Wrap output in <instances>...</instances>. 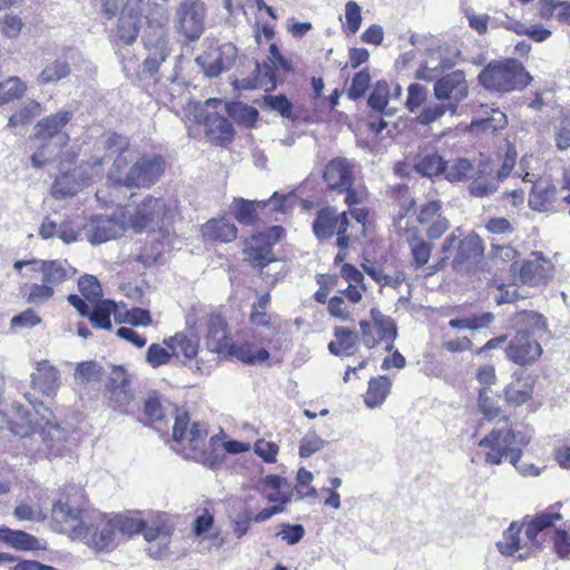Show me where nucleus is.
I'll return each mask as SVG.
<instances>
[{"label":"nucleus","instance_id":"31","mask_svg":"<svg viewBox=\"0 0 570 570\" xmlns=\"http://www.w3.org/2000/svg\"><path fill=\"white\" fill-rule=\"evenodd\" d=\"M144 538L148 542L160 540L168 543L173 531L174 524L168 513L161 511H153L148 514L145 520Z\"/></svg>","mask_w":570,"mask_h":570},{"label":"nucleus","instance_id":"46","mask_svg":"<svg viewBox=\"0 0 570 570\" xmlns=\"http://www.w3.org/2000/svg\"><path fill=\"white\" fill-rule=\"evenodd\" d=\"M533 385L529 377L515 379L505 389L507 402L513 406H520L532 395Z\"/></svg>","mask_w":570,"mask_h":570},{"label":"nucleus","instance_id":"1","mask_svg":"<svg viewBox=\"0 0 570 570\" xmlns=\"http://www.w3.org/2000/svg\"><path fill=\"white\" fill-rule=\"evenodd\" d=\"M109 156L117 154L108 173V181L116 186L149 188L165 171V161L158 155L138 156L129 147L127 137L110 132L102 138Z\"/></svg>","mask_w":570,"mask_h":570},{"label":"nucleus","instance_id":"42","mask_svg":"<svg viewBox=\"0 0 570 570\" xmlns=\"http://www.w3.org/2000/svg\"><path fill=\"white\" fill-rule=\"evenodd\" d=\"M0 541L17 550H38L41 548L39 540L20 530H11L9 528H0Z\"/></svg>","mask_w":570,"mask_h":570},{"label":"nucleus","instance_id":"55","mask_svg":"<svg viewBox=\"0 0 570 570\" xmlns=\"http://www.w3.org/2000/svg\"><path fill=\"white\" fill-rule=\"evenodd\" d=\"M445 161L436 154H428L421 157L415 164V170L428 177L444 173Z\"/></svg>","mask_w":570,"mask_h":570},{"label":"nucleus","instance_id":"41","mask_svg":"<svg viewBox=\"0 0 570 570\" xmlns=\"http://www.w3.org/2000/svg\"><path fill=\"white\" fill-rule=\"evenodd\" d=\"M114 315L115 320L119 322L121 318V307L112 301H102L89 313L90 322L94 326L104 330L111 328L110 316Z\"/></svg>","mask_w":570,"mask_h":570},{"label":"nucleus","instance_id":"25","mask_svg":"<svg viewBox=\"0 0 570 570\" xmlns=\"http://www.w3.org/2000/svg\"><path fill=\"white\" fill-rule=\"evenodd\" d=\"M417 222L429 239H439L449 228V219L441 213V202L432 200L421 206Z\"/></svg>","mask_w":570,"mask_h":570},{"label":"nucleus","instance_id":"35","mask_svg":"<svg viewBox=\"0 0 570 570\" xmlns=\"http://www.w3.org/2000/svg\"><path fill=\"white\" fill-rule=\"evenodd\" d=\"M517 332H523L531 338H541L547 333V322L544 317L533 311H522L514 317Z\"/></svg>","mask_w":570,"mask_h":570},{"label":"nucleus","instance_id":"26","mask_svg":"<svg viewBox=\"0 0 570 570\" xmlns=\"http://www.w3.org/2000/svg\"><path fill=\"white\" fill-rule=\"evenodd\" d=\"M71 118L69 111H59L55 115L48 116L40 120L35 127L32 137L39 139L55 140L57 144H67L68 136L61 129L68 124Z\"/></svg>","mask_w":570,"mask_h":570},{"label":"nucleus","instance_id":"39","mask_svg":"<svg viewBox=\"0 0 570 570\" xmlns=\"http://www.w3.org/2000/svg\"><path fill=\"white\" fill-rule=\"evenodd\" d=\"M406 242L411 249L412 266L415 269L424 267L431 257L433 246L428 243L417 232L409 230Z\"/></svg>","mask_w":570,"mask_h":570},{"label":"nucleus","instance_id":"38","mask_svg":"<svg viewBox=\"0 0 570 570\" xmlns=\"http://www.w3.org/2000/svg\"><path fill=\"white\" fill-rule=\"evenodd\" d=\"M202 232L204 237L223 243H229L237 236L236 226L226 218L208 220Z\"/></svg>","mask_w":570,"mask_h":570},{"label":"nucleus","instance_id":"57","mask_svg":"<svg viewBox=\"0 0 570 570\" xmlns=\"http://www.w3.org/2000/svg\"><path fill=\"white\" fill-rule=\"evenodd\" d=\"M73 377L79 385L97 382L101 377V367L94 361L80 362L76 366Z\"/></svg>","mask_w":570,"mask_h":570},{"label":"nucleus","instance_id":"49","mask_svg":"<svg viewBox=\"0 0 570 570\" xmlns=\"http://www.w3.org/2000/svg\"><path fill=\"white\" fill-rule=\"evenodd\" d=\"M70 73L69 63L65 60L57 59L48 62L38 75L37 81L40 85L56 83L65 79Z\"/></svg>","mask_w":570,"mask_h":570},{"label":"nucleus","instance_id":"18","mask_svg":"<svg viewBox=\"0 0 570 570\" xmlns=\"http://www.w3.org/2000/svg\"><path fill=\"white\" fill-rule=\"evenodd\" d=\"M144 43L149 50V55L145 60V67L153 73L157 71L160 62L167 58L170 51L165 26L158 21L148 19L144 35Z\"/></svg>","mask_w":570,"mask_h":570},{"label":"nucleus","instance_id":"5","mask_svg":"<svg viewBox=\"0 0 570 570\" xmlns=\"http://www.w3.org/2000/svg\"><path fill=\"white\" fill-rule=\"evenodd\" d=\"M186 325L193 334L197 335L200 327H206L205 343L210 352L227 354L233 344L225 318L209 306L193 305L186 314Z\"/></svg>","mask_w":570,"mask_h":570},{"label":"nucleus","instance_id":"34","mask_svg":"<svg viewBox=\"0 0 570 570\" xmlns=\"http://www.w3.org/2000/svg\"><path fill=\"white\" fill-rule=\"evenodd\" d=\"M163 343L171 351L174 357L181 356L184 362L193 360L199 348L198 335L194 334V337H189L183 332L165 338Z\"/></svg>","mask_w":570,"mask_h":570},{"label":"nucleus","instance_id":"28","mask_svg":"<svg viewBox=\"0 0 570 570\" xmlns=\"http://www.w3.org/2000/svg\"><path fill=\"white\" fill-rule=\"evenodd\" d=\"M31 384L43 395L55 396L61 385L60 372L49 361H40L36 372L31 374Z\"/></svg>","mask_w":570,"mask_h":570},{"label":"nucleus","instance_id":"47","mask_svg":"<svg viewBox=\"0 0 570 570\" xmlns=\"http://www.w3.org/2000/svg\"><path fill=\"white\" fill-rule=\"evenodd\" d=\"M223 109L227 111L234 121L245 127L254 126L258 118V111L254 107L243 102L228 104L223 101Z\"/></svg>","mask_w":570,"mask_h":570},{"label":"nucleus","instance_id":"22","mask_svg":"<svg viewBox=\"0 0 570 570\" xmlns=\"http://www.w3.org/2000/svg\"><path fill=\"white\" fill-rule=\"evenodd\" d=\"M237 56L236 47L226 42L217 48L204 51L196 59L208 77H217L224 70L229 69Z\"/></svg>","mask_w":570,"mask_h":570},{"label":"nucleus","instance_id":"54","mask_svg":"<svg viewBox=\"0 0 570 570\" xmlns=\"http://www.w3.org/2000/svg\"><path fill=\"white\" fill-rule=\"evenodd\" d=\"M330 315L343 322L352 321L355 306L347 302L342 294H336L327 302Z\"/></svg>","mask_w":570,"mask_h":570},{"label":"nucleus","instance_id":"30","mask_svg":"<svg viewBox=\"0 0 570 570\" xmlns=\"http://www.w3.org/2000/svg\"><path fill=\"white\" fill-rule=\"evenodd\" d=\"M255 69L264 75L263 86L265 90H274L277 86V78L274 69H282L284 71H291L293 69L292 63L285 57L282 56L276 45L272 43L268 50V62L259 66L258 62L255 65Z\"/></svg>","mask_w":570,"mask_h":570},{"label":"nucleus","instance_id":"15","mask_svg":"<svg viewBox=\"0 0 570 570\" xmlns=\"http://www.w3.org/2000/svg\"><path fill=\"white\" fill-rule=\"evenodd\" d=\"M205 4L199 0H184L176 9L174 23L187 40H197L205 30Z\"/></svg>","mask_w":570,"mask_h":570},{"label":"nucleus","instance_id":"32","mask_svg":"<svg viewBox=\"0 0 570 570\" xmlns=\"http://www.w3.org/2000/svg\"><path fill=\"white\" fill-rule=\"evenodd\" d=\"M534 175L525 173L523 179L533 183L529 194V206L535 212H546L554 199L556 188L550 180L539 178L533 181Z\"/></svg>","mask_w":570,"mask_h":570},{"label":"nucleus","instance_id":"62","mask_svg":"<svg viewBox=\"0 0 570 570\" xmlns=\"http://www.w3.org/2000/svg\"><path fill=\"white\" fill-rule=\"evenodd\" d=\"M313 479V474L309 471L305 470L304 468H301L298 470L295 484V490L296 493L298 494V499L317 497L316 489L311 487Z\"/></svg>","mask_w":570,"mask_h":570},{"label":"nucleus","instance_id":"27","mask_svg":"<svg viewBox=\"0 0 570 570\" xmlns=\"http://www.w3.org/2000/svg\"><path fill=\"white\" fill-rule=\"evenodd\" d=\"M323 177L331 189L342 193L354 183L353 165L346 158H334L326 165Z\"/></svg>","mask_w":570,"mask_h":570},{"label":"nucleus","instance_id":"17","mask_svg":"<svg viewBox=\"0 0 570 570\" xmlns=\"http://www.w3.org/2000/svg\"><path fill=\"white\" fill-rule=\"evenodd\" d=\"M513 271L518 272L520 283L530 286L546 284L552 278L554 266L552 262L541 253H531L519 265L513 264Z\"/></svg>","mask_w":570,"mask_h":570},{"label":"nucleus","instance_id":"13","mask_svg":"<svg viewBox=\"0 0 570 570\" xmlns=\"http://www.w3.org/2000/svg\"><path fill=\"white\" fill-rule=\"evenodd\" d=\"M126 227L125 209L118 208L110 216L95 215L90 217L82 226V230L87 240L97 245L121 236Z\"/></svg>","mask_w":570,"mask_h":570},{"label":"nucleus","instance_id":"59","mask_svg":"<svg viewBox=\"0 0 570 570\" xmlns=\"http://www.w3.org/2000/svg\"><path fill=\"white\" fill-rule=\"evenodd\" d=\"M449 111V104L445 101L429 102L416 117L420 125L428 126L439 121Z\"/></svg>","mask_w":570,"mask_h":570},{"label":"nucleus","instance_id":"4","mask_svg":"<svg viewBox=\"0 0 570 570\" xmlns=\"http://www.w3.org/2000/svg\"><path fill=\"white\" fill-rule=\"evenodd\" d=\"M462 236L461 228H455L445 237L440 247L442 257L436 264L429 267V275H433L446 266L450 254L454 248L456 254L452 261V266L458 272L468 271L482 257L484 252L482 239L476 234H469L463 238Z\"/></svg>","mask_w":570,"mask_h":570},{"label":"nucleus","instance_id":"2","mask_svg":"<svg viewBox=\"0 0 570 570\" xmlns=\"http://www.w3.org/2000/svg\"><path fill=\"white\" fill-rule=\"evenodd\" d=\"M41 411L48 412L41 402H29L28 405L13 402L9 429L16 435L27 438L35 435L40 428L39 438L46 446L48 456H61L67 449L68 430L51 423Z\"/></svg>","mask_w":570,"mask_h":570},{"label":"nucleus","instance_id":"6","mask_svg":"<svg viewBox=\"0 0 570 570\" xmlns=\"http://www.w3.org/2000/svg\"><path fill=\"white\" fill-rule=\"evenodd\" d=\"M531 76L515 59L491 61L479 75L480 83L489 90L512 91L529 85Z\"/></svg>","mask_w":570,"mask_h":570},{"label":"nucleus","instance_id":"40","mask_svg":"<svg viewBox=\"0 0 570 570\" xmlns=\"http://www.w3.org/2000/svg\"><path fill=\"white\" fill-rule=\"evenodd\" d=\"M227 354L247 364L263 363L269 357V352L265 347H257L254 343L248 342L232 344Z\"/></svg>","mask_w":570,"mask_h":570},{"label":"nucleus","instance_id":"50","mask_svg":"<svg viewBox=\"0 0 570 570\" xmlns=\"http://www.w3.org/2000/svg\"><path fill=\"white\" fill-rule=\"evenodd\" d=\"M474 167L465 158H456L445 161L444 175L449 181H462L473 177Z\"/></svg>","mask_w":570,"mask_h":570},{"label":"nucleus","instance_id":"14","mask_svg":"<svg viewBox=\"0 0 570 570\" xmlns=\"http://www.w3.org/2000/svg\"><path fill=\"white\" fill-rule=\"evenodd\" d=\"M223 109V100L217 98L207 99L204 104L195 107V119L203 124L206 135L213 140L226 141L233 137V127L229 121L219 115Z\"/></svg>","mask_w":570,"mask_h":570},{"label":"nucleus","instance_id":"8","mask_svg":"<svg viewBox=\"0 0 570 570\" xmlns=\"http://www.w3.org/2000/svg\"><path fill=\"white\" fill-rule=\"evenodd\" d=\"M529 443V439L521 434H515L507 426L493 429L478 445L485 449L484 461L488 464L499 465L503 460L509 459L512 465L521 459L522 449Z\"/></svg>","mask_w":570,"mask_h":570},{"label":"nucleus","instance_id":"51","mask_svg":"<svg viewBox=\"0 0 570 570\" xmlns=\"http://www.w3.org/2000/svg\"><path fill=\"white\" fill-rule=\"evenodd\" d=\"M111 520L116 533L119 532L128 537H131L140 532L144 533V528L146 525L145 520H142L138 515L115 514L111 515Z\"/></svg>","mask_w":570,"mask_h":570},{"label":"nucleus","instance_id":"24","mask_svg":"<svg viewBox=\"0 0 570 570\" xmlns=\"http://www.w3.org/2000/svg\"><path fill=\"white\" fill-rule=\"evenodd\" d=\"M542 354V347L537 338H531L523 332H517L515 337L507 347V357L519 365H530Z\"/></svg>","mask_w":570,"mask_h":570},{"label":"nucleus","instance_id":"7","mask_svg":"<svg viewBox=\"0 0 570 570\" xmlns=\"http://www.w3.org/2000/svg\"><path fill=\"white\" fill-rule=\"evenodd\" d=\"M71 539L83 542L98 553H109L117 547V534L111 515L91 512L86 520H81L72 529Z\"/></svg>","mask_w":570,"mask_h":570},{"label":"nucleus","instance_id":"52","mask_svg":"<svg viewBox=\"0 0 570 570\" xmlns=\"http://www.w3.org/2000/svg\"><path fill=\"white\" fill-rule=\"evenodd\" d=\"M42 111L41 105L36 100L23 101L19 109L9 118L8 126L17 127L20 125H27L32 119L39 116Z\"/></svg>","mask_w":570,"mask_h":570},{"label":"nucleus","instance_id":"64","mask_svg":"<svg viewBox=\"0 0 570 570\" xmlns=\"http://www.w3.org/2000/svg\"><path fill=\"white\" fill-rule=\"evenodd\" d=\"M79 291L80 293L88 299V301H97L101 294V285L98 282V279L92 275H85L80 277L78 282Z\"/></svg>","mask_w":570,"mask_h":570},{"label":"nucleus","instance_id":"3","mask_svg":"<svg viewBox=\"0 0 570 570\" xmlns=\"http://www.w3.org/2000/svg\"><path fill=\"white\" fill-rule=\"evenodd\" d=\"M208 432L199 423H190L187 414L177 415L173 426L171 448L181 456L200 462L204 465L212 464V455L208 452L210 440Z\"/></svg>","mask_w":570,"mask_h":570},{"label":"nucleus","instance_id":"37","mask_svg":"<svg viewBox=\"0 0 570 570\" xmlns=\"http://www.w3.org/2000/svg\"><path fill=\"white\" fill-rule=\"evenodd\" d=\"M31 147L35 149L31 156V164L36 168H40L53 160L61 148L67 144H57L55 140L49 139H37L35 137L30 138Z\"/></svg>","mask_w":570,"mask_h":570},{"label":"nucleus","instance_id":"21","mask_svg":"<svg viewBox=\"0 0 570 570\" xmlns=\"http://www.w3.org/2000/svg\"><path fill=\"white\" fill-rule=\"evenodd\" d=\"M283 234L284 229L281 226H273L267 232L254 235L246 243L245 254L247 259L258 267L273 262L271 247L283 237Z\"/></svg>","mask_w":570,"mask_h":570},{"label":"nucleus","instance_id":"56","mask_svg":"<svg viewBox=\"0 0 570 570\" xmlns=\"http://www.w3.org/2000/svg\"><path fill=\"white\" fill-rule=\"evenodd\" d=\"M494 316L491 313H482L462 318H453L449 322L452 328L459 330H481L488 327Z\"/></svg>","mask_w":570,"mask_h":570},{"label":"nucleus","instance_id":"58","mask_svg":"<svg viewBox=\"0 0 570 570\" xmlns=\"http://www.w3.org/2000/svg\"><path fill=\"white\" fill-rule=\"evenodd\" d=\"M521 525L512 522L503 533V540L498 542V549L502 554L514 556L520 549V534Z\"/></svg>","mask_w":570,"mask_h":570},{"label":"nucleus","instance_id":"43","mask_svg":"<svg viewBox=\"0 0 570 570\" xmlns=\"http://www.w3.org/2000/svg\"><path fill=\"white\" fill-rule=\"evenodd\" d=\"M250 323L256 327L255 338H259L262 343L269 342L279 332V326L264 311L252 308Z\"/></svg>","mask_w":570,"mask_h":570},{"label":"nucleus","instance_id":"16","mask_svg":"<svg viewBox=\"0 0 570 570\" xmlns=\"http://www.w3.org/2000/svg\"><path fill=\"white\" fill-rule=\"evenodd\" d=\"M433 94L439 101L449 104V112L455 115L459 104L469 95V86L464 72L455 70L439 79L436 78Z\"/></svg>","mask_w":570,"mask_h":570},{"label":"nucleus","instance_id":"29","mask_svg":"<svg viewBox=\"0 0 570 570\" xmlns=\"http://www.w3.org/2000/svg\"><path fill=\"white\" fill-rule=\"evenodd\" d=\"M91 513L68 502L58 501L52 507V520L59 532L68 533L71 539L72 529L77 528L81 520H86Z\"/></svg>","mask_w":570,"mask_h":570},{"label":"nucleus","instance_id":"45","mask_svg":"<svg viewBox=\"0 0 570 570\" xmlns=\"http://www.w3.org/2000/svg\"><path fill=\"white\" fill-rule=\"evenodd\" d=\"M265 207L266 202L247 200L244 198H235L232 205L236 220L244 225L254 224L257 209H264Z\"/></svg>","mask_w":570,"mask_h":570},{"label":"nucleus","instance_id":"53","mask_svg":"<svg viewBox=\"0 0 570 570\" xmlns=\"http://www.w3.org/2000/svg\"><path fill=\"white\" fill-rule=\"evenodd\" d=\"M505 124V115L500 110L492 109L490 117L473 120L470 125V130L472 132H494L495 130L503 128Z\"/></svg>","mask_w":570,"mask_h":570},{"label":"nucleus","instance_id":"9","mask_svg":"<svg viewBox=\"0 0 570 570\" xmlns=\"http://www.w3.org/2000/svg\"><path fill=\"white\" fill-rule=\"evenodd\" d=\"M360 333L362 343L366 347L374 348L384 344V348L391 352L394 348V341L397 337V327L391 316L373 307L370 309L368 320L360 322Z\"/></svg>","mask_w":570,"mask_h":570},{"label":"nucleus","instance_id":"11","mask_svg":"<svg viewBox=\"0 0 570 570\" xmlns=\"http://www.w3.org/2000/svg\"><path fill=\"white\" fill-rule=\"evenodd\" d=\"M348 228L354 229V226L347 218V212L338 214L331 207L321 209L313 224L314 234L320 239H326L336 234V243L340 248H347L350 238L356 237L352 233L347 234Z\"/></svg>","mask_w":570,"mask_h":570},{"label":"nucleus","instance_id":"60","mask_svg":"<svg viewBox=\"0 0 570 570\" xmlns=\"http://www.w3.org/2000/svg\"><path fill=\"white\" fill-rule=\"evenodd\" d=\"M26 91V85L18 77H10L0 82V105L20 98Z\"/></svg>","mask_w":570,"mask_h":570},{"label":"nucleus","instance_id":"63","mask_svg":"<svg viewBox=\"0 0 570 570\" xmlns=\"http://www.w3.org/2000/svg\"><path fill=\"white\" fill-rule=\"evenodd\" d=\"M55 294L51 285L42 282L41 284H31L28 288L26 299L30 304L40 305L49 301Z\"/></svg>","mask_w":570,"mask_h":570},{"label":"nucleus","instance_id":"23","mask_svg":"<svg viewBox=\"0 0 570 570\" xmlns=\"http://www.w3.org/2000/svg\"><path fill=\"white\" fill-rule=\"evenodd\" d=\"M142 6L144 0H127L120 11L116 35L124 45L134 43L138 37Z\"/></svg>","mask_w":570,"mask_h":570},{"label":"nucleus","instance_id":"33","mask_svg":"<svg viewBox=\"0 0 570 570\" xmlns=\"http://www.w3.org/2000/svg\"><path fill=\"white\" fill-rule=\"evenodd\" d=\"M562 515L553 510L546 511L527 523L521 524L524 527V532L532 544L540 547L542 537L549 528L557 527V522L561 521Z\"/></svg>","mask_w":570,"mask_h":570},{"label":"nucleus","instance_id":"19","mask_svg":"<svg viewBox=\"0 0 570 570\" xmlns=\"http://www.w3.org/2000/svg\"><path fill=\"white\" fill-rule=\"evenodd\" d=\"M23 266H29L32 272H40L42 282L51 285V287L58 286L71 278L76 271L67 261H17L13 264V268L17 272H21Z\"/></svg>","mask_w":570,"mask_h":570},{"label":"nucleus","instance_id":"12","mask_svg":"<svg viewBox=\"0 0 570 570\" xmlns=\"http://www.w3.org/2000/svg\"><path fill=\"white\" fill-rule=\"evenodd\" d=\"M126 213V225L135 232H151L160 227L167 213L166 203L163 198L147 196L131 213Z\"/></svg>","mask_w":570,"mask_h":570},{"label":"nucleus","instance_id":"10","mask_svg":"<svg viewBox=\"0 0 570 570\" xmlns=\"http://www.w3.org/2000/svg\"><path fill=\"white\" fill-rule=\"evenodd\" d=\"M102 158H94L92 161L80 165L71 173L58 176L52 185L51 194L55 198H65L76 195L86 185L99 179L102 175Z\"/></svg>","mask_w":570,"mask_h":570},{"label":"nucleus","instance_id":"20","mask_svg":"<svg viewBox=\"0 0 570 570\" xmlns=\"http://www.w3.org/2000/svg\"><path fill=\"white\" fill-rule=\"evenodd\" d=\"M458 60V50L440 45L429 50V59L416 70L415 77L425 81L435 80L441 72L452 68Z\"/></svg>","mask_w":570,"mask_h":570},{"label":"nucleus","instance_id":"44","mask_svg":"<svg viewBox=\"0 0 570 570\" xmlns=\"http://www.w3.org/2000/svg\"><path fill=\"white\" fill-rule=\"evenodd\" d=\"M391 385V381L386 376L372 379L364 395L365 405L370 409L380 407L390 394Z\"/></svg>","mask_w":570,"mask_h":570},{"label":"nucleus","instance_id":"36","mask_svg":"<svg viewBox=\"0 0 570 570\" xmlns=\"http://www.w3.org/2000/svg\"><path fill=\"white\" fill-rule=\"evenodd\" d=\"M402 88L399 83H389L386 81H379L367 100L368 106L377 111L383 112L389 102L392 100H400Z\"/></svg>","mask_w":570,"mask_h":570},{"label":"nucleus","instance_id":"48","mask_svg":"<svg viewBox=\"0 0 570 570\" xmlns=\"http://www.w3.org/2000/svg\"><path fill=\"white\" fill-rule=\"evenodd\" d=\"M334 336L336 341L328 344V350L334 355L352 354L356 345V335L346 327H335Z\"/></svg>","mask_w":570,"mask_h":570},{"label":"nucleus","instance_id":"61","mask_svg":"<svg viewBox=\"0 0 570 570\" xmlns=\"http://www.w3.org/2000/svg\"><path fill=\"white\" fill-rule=\"evenodd\" d=\"M173 357V353L167 346L156 343L151 344L146 353V362L153 367L169 364Z\"/></svg>","mask_w":570,"mask_h":570}]
</instances>
